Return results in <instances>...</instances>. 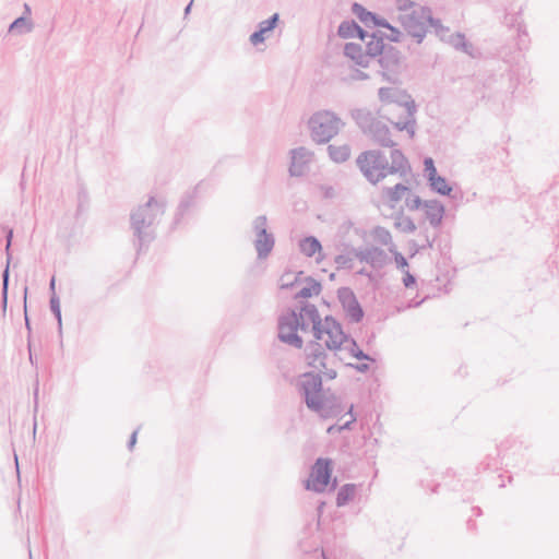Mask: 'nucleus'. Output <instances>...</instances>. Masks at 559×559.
Masks as SVG:
<instances>
[{
  "label": "nucleus",
  "mask_w": 559,
  "mask_h": 559,
  "mask_svg": "<svg viewBox=\"0 0 559 559\" xmlns=\"http://www.w3.org/2000/svg\"><path fill=\"white\" fill-rule=\"evenodd\" d=\"M297 313L302 320L307 319L311 322L313 341H324L325 348L330 350L342 349L347 335L343 331L342 324L334 317L326 316L322 321L318 308L309 302H304Z\"/></svg>",
  "instance_id": "nucleus-4"
},
{
  "label": "nucleus",
  "mask_w": 559,
  "mask_h": 559,
  "mask_svg": "<svg viewBox=\"0 0 559 559\" xmlns=\"http://www.w3.org/2000/svg\"><path fill=\"white\" fill-rule=\"evenodd\" d=\"M356 492V485L355 484H345L343 485L336 495V506L337 507H344L349 501L354 499Z\"/></svg>",
  "instance_id": "nucleus-29"
},
{
  "label": "nucleus",
  "mask_w": 559,
  "mask_h": 559,
  "mask_svg": "<svg viewBox=\"0 0 559 559\" xmlns=\"http://www.w3.org/2000/svg\"><path fill=\"white\" fill-rule=\"evenodd\" d=\"M88 199L87 193L84 189H81L78 192V209H76V215L82 214L86 207H87Z\"/></svg>",
  "instance_id": "nucleus-42"
},
{
  "label": "nucleus",
  "mask_w": 559,
  "mask_h": 559,
  "mask_svg": "<svg viewBox=\"0 0 559 559\" xmlns=\"http://www.w3.org/2000/svg\"><path fill=\"white\" fill-rule=\"evenodd\" d=\"M278 338L282 343L288 344L297 349L304 347V341L298 335V313L294 309L281 314L277 322Z\"/></svg>",
  "instance_id": "nucleus-11"
},
{
  "label": "nucleus",
  "mask_w": 559,
  "mask_h": 559,
  "mask_svg": "<svg viewBox=\"0 0 559 559\" xmlns=\"http://www.w3.org/2000/svg\"><path fill=\"white\" fill-rule=\"evenodd\" d=\"M309 329V323L306 322V320H302L298 317V330L302 332H307Z\"/></svg>",
  "instance_id": "nucleus-57"
},
{
  "label": "nucleus",
  "mask_w": 559,
  "mask_h": 559,
  "mask_svg": "<svg viewBox=\"0 0 559 559\" xmlns=\"http://www.w3.org/2000/svg\"><path fill=\"white\" fill-rule=\"evenodd\" d=\"M12 239H13V229L8 228L5 231V240H7L5 251H7V255H8V262L10 261V247L12 245Z\"/></svg>",
  "instance_id": "nucleus-54"
},
{
  "label": "nucleus",
  "mask_w": 559,
  "mask_h": 559,
  "mask_svg": "<svg viewBox=\"0 0 559 559\" xmlns=\"http://www.w3.org/2000/svg\"><path fill=\"white\" fill-rule=\"evenodd\" d=\"M292 160L289 165V175L292 177H301L308 171V165L311 162L312 153L299 146L290 151Z\"/></svg>",
  "instance_id": "nucleus-15"
},
{
  "label": "nucleus",
  "mask_w": 559,
  "mask_h": 559,
  "mask_svg": "<svg viewBox=\"0 0 559 559\" xmlns=\"http://www.w3.org/2000/svg\"><path fill=\"white\" fill-rule=\"evenodd\" d=\"M429 187L436 193L441 195L450 197L452 192V187L448 183L447 179L442 176H438L429 182Z\"/></svg>",
  "instance_id": "nucleus-31"
},
{
  "label": "nucleus",
  "mask_w": 559,
  "mask_h": 559,
  "mask_svg": "<svg viewBox=\"0 0 559 559\" xmlns=\"http://www.w3.org/2000/svg\"><path fill=\"white\" fill-rule=\"evenodd\" d=\"M366 52L369 58L370 64L383 52L388 47L384 44V33L381 31L372 32L369 38L365 41Z\"/></svg>",
  "instance_id": "nucleus-19"
},
{
  "label": "nucleus",
  "mask_w": 559,
  "mask_h": 559,
  "mask_svg": "<svg viewBox=\"0 0 559 559\" xmlns=\"http://www.w3.org/2000/svg\"><path fill=\"white\" fill-rule=\"evenodd\" d=\"M425 173L427 175V179L430 182L432 179L438 177L437 168L435 166V162L431 157H426L424 159Z\"/></svg>",
  "instance_id": "nucleus-41"
},
{
  "label": "nucleus",
  "mask_w": 559,
  "mask_h": 559,
  "mask_svg": "<svg viewBox=\"0 0 559 559\" xmlns=\"http://www.w3.org/2000/svg\"><path fill=\"white\" fill-rule=\"evenodd\" d=\"M346 335H347V340L344 341L343 345L346 343L348 344L347 346L344 347V349H346L350 356H353L354 358L359 359V360H367V361H372V362L376 361L374 358H372L369 354H366L358 346L355 338H353L348 334H346Z\"/></svg>",
  "instance_id": "nucleus-25"
},
{
  "label": "nucleus",
  "mask_w": 559,
  "mask_h": 559,
  "mask_svg": "<svg viewBox=\"0 0 559 559\" xmlns=\"http://www.w3.org/2000/svg\"><path fill=\"white\" fill-rule=\"evenodd\" d=\"M358 274L366 275V276H370L371 275L369 272L366 271V269H361L360 271H358Z\"/></svg>",
  "instance_id": "nucleus-63"
},
{
  "label": "nucleus",
  "mask_w": 559,
  "mask_h": 559,
  "mask_svg": "<svg viewBox=\"0 0 559 559\" xmlns=\"http://www.w3.org/2000/svg\"><path fill=\"white\" fill-rule=\"evenodd\" d=\"M528 44V34L524 26L519 24L518 27V46L520 49H524L527 47Z\"/></svg>",
  "instance_id": "nucleus-44"
},
{
  "label": "nucleus",
  "mask_w": 559,
  "mask_h": 559,
  "mask_svg": "<svg viewBox=\"0 0 559 559\" xmlns=\"http://www.w3.org/2000/svg\"><path fill=\"white\" fill-rule=\"evenodd\" d=\"M305 282H306V286H304L296 295H295V299H299V298H310L312 296H317L321 293L322 290V286H321V283L316 281L313 277L311 276H307L305 278Z\"/></svg>",
  "instance_id": "nucleus-23"
},
{
  "label": "nucleus",
  "mask_w": 559,
  "mask_h": 559,
  "mask_svg": "<svg viewBox=\"0 0 559 559\" xmlns=\"http://www.w3.org/2000/svg\"><path fill=\"white\" fill-rule=\"evenodd\" d=\"M350 116L361 130L373 143L382 146L395 148L397 143L393 139V133L385 122L377 118L373 112L367 108H356L350 111Z\"/></svg>",
  "instance_id": "nucleus-6"
},
{
  "label": "nucleus",
  "mask_w": 559,
  "mask_h": 559,
  "mask_svg": "<svg viewBox=\"0 0 559 559\" xmlns=\"http://www.w3.org/2000/svg\"><path fill=\"white\" fill-rule=\"evenodd\" d=\"M425 214L432 227H438L442 223L444 215V205L438 200H427L424 202Z\"/></svg>",
  "instance_id": "nucleus-20"
},
{
  "label": "nucleus",
  "mask_w": 559,
  "mask_h": 559,
  "mask_svg": "<svg viewBox=\"0 0 559 559\" xmlns=\"http://www.w3.org/2000/svg\"><path fill=\"white\" fill-rule=\"evenodd\" d=\"M358 23L354 20L343 21L337 28V35L342 38H355Z\"/></svg>",
  "instance_id": "nucleus-32"
},
{
  "label": "nucleus",
  "mask_w": 559,
  "mask_h": 559,
  "mask_svg": "<svg viewBox=\"0 0 559 559\" xmlns=\"http://www.w3.org/2000/svg\"><path fill=\"white\" fill-rule=\"evenodd\" d=\"M357 28L358 29L356 31L355 37L361 39L365 43L369 38L371 33L365 31L359 24Z\"/></svg>",
  "instance_id": "nucleus-55"
},
{
  "label": "nucleus",
  "mask_w": 559,
  "mask_h": 559,
  "mask_svg": "<svg viewBox=\"0 0 559 559\" xmlns=\"http://www.w3.org/2000/svg\"><path fill=\"white\" fill-rule=\"evenodd\" d=\"M302 272L298 273V275H294L293 273H285L281 276V288L282 289H289L292 288L299 280V275H301Z\"/></svg>",
  "instance_id": "nucleus-39"
},
{
  "label": "nucleus",
  "mask_w": 559,
  "mask_h": 559,
  "mask_svg": "<svg viewBox=\"0 0 559 559\" xmlns=\"http://www.w3.org/2000/svg\"><path fill=\"white\" fill-rule=\"evenodd\" d=\"M390 251L394 254L396 267L406 271L405 267L408 266L406 258L401 252L396 251L394 246L390 248Z\"/></svg>",
  "instance_id": "nucleus-45"
},
{
  "label": "nucleus",
  "mask_w": 559,
  "mask_h": 559,
  "mask_svg": "<svg viewBox=\"0 0 559 559\" xmlns=\"http://www.w3.org/2000/svg\"><path fill=\"white\" fill-rule=\"evenodd\" d=\"M346 367L353 368L356 371L361 372V373H366L370 370V366L366 362H360V364L348 362V364H346Z\"/></svg>",
  "instance_id": "nucleus-53"
},
{
  "label": "nucleus",
  "mask_w": 559,
  "mask_h": 559,
  "mask_svg": "<svg viewBox=\"0 0 559 559\" xmlns=\"http://www.w3.org/2000/svg\"><path fill=\"white\" fill-rule=\"evenodd\" d=\"M24 309L26 310V305L24 306ZM25 325L28 331H31V323L27 317V313L25 312Z\"/></svg>",
  "instance_id": "nucleus-61"
},
{
  "label": "nucleus",
  "mask_w": 559,
  "mask_h": 559,
  "mask_svg": "<svg viewBox=\"0 0 559 559\" xmlns=\"http://www.w3.org/2000/svg\"><path fill=\"white\" fill-rule=\"evenodd\" d=\"M328 153L330 158L335 163H344L346 162L350 156V147L347 144L343 145H332L330 144L328 146Z\"/></svg>",
  "instance_id": "nucleus-26"
},
{
  "label": "nucleus",
  "mask_w": 559,
  "mask_h": 559,
  "mask_svg": "<svg viewBox=\"0 0 559 559\" xmlns=\"http://www.w3.org/2000/svg\"><path fill=\"white\" fill-rule=\"evenodd\" d=\"M391 163L380 150H369L360 153L356 159L357 167L365 178L377 185L390 175L405 178L411 171L408 159L399 148L391 150Z\"/></svg>",
  "instance_id": "nucleus-1"
},
{
  "label": "nucleus",
  "mask_w": 559,
  "mask_h": 559,
  "mask_svg": "<svg viewBox=\"0 0 559 559\" xmlns=\"http://www.w3.org/2000/svg\"><path fill=\"white\" fill-rule=\"evenodd\" d=\"M397 20L406 34L417 44H421L428 33L441 35L447 31L445 25L442 24L440 19L432 16V10L427 5L415 8L408 13L399 14Z\"/></svg>",
  "instance_id": "nucleus-5"
},
{
  "label": "nucleus",
  "mask_w": 559,
  "mask_h": 559,
  "mask_svg": "<svg viewBox=\"0 0 559 559\" xmlns=\"http://www.w3.org/2000/svg\"><path fill=\"white\" fill-rule=\"evenodd\" d=\"M344 55L355 61L356 64L368 68L370 66L369 58L362 46L357 43H347L344 46Z\"/></svg>",
  "instance_id": "nucleus-21"
},
{
  "label": "nucleus",
  "mask_w": 559,
  "mask_h": 559,
  "mask_svg": "<svg viewBox=\"0 0 559 559\" xmlns=\"http://www.w3.org/2000/svg\"><path fill=\"white\" fill-rule=\"evenodd\" d=\"M424 202L418 195H408L406 198V206L411 211L418 210L421 205H424Z\"/></svg>",
  "instance_id": "nucleus-48"
},
{
  "label": "nucleus",
  "mask_w": 559,
  "mask_h": 559,
  "mask_svg": "<svg viewBox=\"0 0 559 559\" xmlns=\"http://www.w3.org/2000/svg\"><path fill=\"white\" fill-rule=\"evenodd\" d=\"M32 29V23L27 21L24 16L16 17L10 25H9V32L10 33H19L24 34L27 32H31Z\"/></svg>",
  "instance_id": "nucleus-33"
},
{
  "label": "nucleus",
  "mask_w": 559,
  "mask_h": 559,
  "mask_svg": "<svg viewBox=\"0 0 559 559\" xmlns=\"http://www.w3.org/2000/svg\"><path fill=\"white\" fill-rule=\"evenodd\" d=\"M415 103L413 99L405 100V118L403 120L393 121L388 119L394 127L396 131H406L409 135V138H413L415 135V126H416V119H415Z\"/></svg>",
  "instance_id": "nucleus-16"
},
{
  "label": "nucleus",
  "mask_w": 559,
  "mask_h": 559,
  "mask_svg": "<svg viewBox=\"0 0 559 559\" xmlns=\"http://www.w3.org/2000/svg\"><path fill=\"white\" fill-rule=\"evenodd\" d=\"M403 284L406 288H411L416 284V277L409 271H404Z\"/></svg>",
  "instance_id": "nucleus-51"
},
{
  "label": "nucleus",
  "mask_w": 559,
  "mask_h": 559,
  "mask_svg": "<svg viewBox=\"0 0 559 559\" xmlns=\"http://www.w3.org/2000/svg\"><path fill=\"white\" fill-rule=\"evenodd\" d=\"M166 202L151 197L146 203L131 212L130 223L133 236L136 239V251L140 253L156 237L155 225L165 214Z\"/></svg>",
  "instance_id": "nucleus-3"
},
{
  "label": "nucleus",
  "mask_w": 559,
  "mask_h": 559,
  "mask_svg": "<svg viewBox=\"0 0 559 559\" xmlns=\"http://www.w3.org/2000/svg\"><path fill=\"white\" fill-rule=\"evenodd\" d=\"M49 289H50L51 294L56 293V290H55V289H56V278H55V276H52V277L50 278V282H49Z\"/></svg>",
  "instance_id": "nucleus-59"
},
{
  "label": "nucleus",
  "mask_w": 559,
  "mask_h": 559,
  "mask_svg": "<svg viewBox=\"0 0 559 559\" xmlns=\"http://www.w3.org/2000/svg\"><path fill=\"white\" fill-rule=\"evenodd\" d=\"M337 298L349 320L359 323L364 319V310L356 295L349 287H341L337 290Z\"/></svg>",
  "instance_id": "nucleus-13"
},
{
  "label": "nucleus",
  "mask_w": 559,
  "mask_h": 559,
  "mask_svg": "<svg viewBox=\"0 0 559 559\" xmlns=\"http://www.w3.org/2000/svg\"><path fill=\"white\" fill-rule=\"evenodd\" d=\"M395 227L404 233H414L416 230V225L413 219L408 216H400L396 218L394 223Z\"/></svg>",
  "instance_id": "nucleus-38"
},
{
  "label": "nucleus",
  "mask_w": 559,
  "mask_h": 559,
  "mask_svg": "<svg viewBox=\"0 0 559 559\" xmlns=\"http://www.w3.org/2000/svg\"><path fill=\"white\" fill-rule=\"evenodd\" d=\"M390 261L385 251L379 247H370L369 263L373 269H381Z\"/></svg>",
  "instance_id": "nucleus-28"
},
{
  "label": "nucleus",
  "mask_w": 559,
  "mask_h": 559,
  "mask_svg": "<svg viewBox=\"0 0 559 559\" xmlns=\"http://www.w3.org/2000/svg\"><path fill=\"white\" fill-rule=\"evenodd\" d=\"M299 249L306 257L311 258L322 250V246L317 237L308 236L300 240Z\"/></svg>",
  "instance_id": "nucleus-24"
},
{
  "label": "nucleus",
  "mask_w": 559,
  "mask_h": 559,
  "mask_svg": "<svg viewBox=\"0 0 559 559\" xmlns=\"http://www.w3.org/2000/svg\"><path fill=\"white\" fill-rule=\"evenodd\" d=\"M333 188L332 187H329L326 188L325 190V193H324V198H333Z\"/></svg>",
  "instance_id": "nucleus-60"
},
{
  "label": "nucleus",
  "mask_w": 559,
  "mask_h": 559,
  "mask_svg": "<svg viewBox=\"0 0 559 559\" xmlns=\"http://www.w3.org/2000/svg\"><path fill=\"white\" fill-rule=\"evenodd\" d=\"M310 476L312 481L307 480L306 488L316 492H323L331 480L332 461L324 457L317 459Z\"/></svg>",
  "instance_id": "nucleus-12"
},
{
  "label": "nucleus",
  "mask_w": 559,
  "mask_h": 559,
  "mask_svg": "<svg viewBox=\"0 0 559 559\" xmlns=\"http://www.w3.org/2000/svg\"><path fill=\"white\" fill-rule=\"evenodd\" d=\"M407 191H409V188L400 182L392 188H385L383 190V194L391 203H397L402 200L403 194Z\"/></svg>",
  "instance_id": "nucleus-30"
},
{
  "label": "nucleus",
  "mask_w": 559,
  "mask_h": 559,
  "mask_svg": "<svg viewBox=\"0 0 559 559\" xmlns=\"http://www.w3.org/2000/svg\"><path fill=\"white\" fill-rule=\"evenodd\" d=\"M425 299H421L420 301L411 300L407 305L408 308H416L420 306L424 302Z\"/></svg>",
  "instance_id": "nucleus-58"
},
{
  "label": "nucleus",
  "mask_w": 559,
  "mask_h": 559,
  "mask_svg": "<svg viewBox=\"0 0 559 559\" xmlns=\"http://www.w3.org/2000/svg\"><path fill=\"white\" fill-rule=\"evenodd\" d=\"M324 504H325L324 502H321V503L319 504V507H318V511H319L320 513L322 512V510H323V508H324Z\"/></svg>",
  "instance_id": "nucleus-64"
},
{
  "label": "nucleus",
  "mask_w": 559,
  "mask_h": 559,
  "mask_svg": "<svg viewBox=\"0 0 559 559\" xmlns=\"http://www.w3.org/2000/svg\"><path fill=\"white\" fill-rule=\"evenodd\" d=\"M305 358L309 367L319 370L318 373L320 376L323 373L329 380H333L337 377L336 370L330 367L331 365H334V361L337 358V353L335 352L330 356L321 343L310 341L305 347Z\"/></svg>",
  "instance_id": "nucleus-8"
},
{
  "label": "nucleus",
  "mask_w": 559,
  "mask_h": 559,
  "mask_svg": "<svg viewBox=\"0 0 559 559\" xmlns=\"http://www.w3.org/2000/svg\"><path fill=\"white\" fill-rule=\"evenodd\" d=\"M334 263L336 264V269L337 270H341V269L350 270V269H353V266H354V257H353L352 251L346 252V253L337 254L334 258Z\"/></svg>",
  "instance_id": "nucleus-35"
},
{
  "label": "nucleus",
  "mask_w": 559,
  "mask_h": 559,
  "mask_svg": "<svg viewBox=\"0 0 559 559\" xmlns=\"http://www.w3.org/2000/svg\"><path fill=\"white\" fill-rule=\"evenodd\" d=\"M349 78L353 81H365L370 79V74L362 70L355 69L350 72Z\"/></svg>",
  "instance_id": "nucleus-49"
},
{
  "label": "nucleus",
  "mask_w": 559,
  "mask_h": 559,
  "mask_svg": "<svg viewBox=\"0 0 559 559\" xmlns=\"http://www.w3.org/2000/svg\"><path fill=\"white\" fill-rule=\"evenodd\" d=\"M371 27H383L388 29L391 27V24L384 17L376 14Z\"/></svg>",
  "instance_id": "nucleus-52"
},
{
  "label": "nucleus",
  "mask_w": 559,
  "mask_h": 559,
  "mask_svg": "<svg viewBox=\"0 0 559 559\" xmlns=\"http://www.w3.org/2000/svg\"><path fill=\"white\" fill-rule=\"evenodd\" d=\"M311 139L319 144L330 142L344 127L342 119L333 111L319 110L308 121Z\"/></svg>",
  "instance_id": "nucleus-7"
},
{
  "label": "nucleus",
  "mask_w": 559,
  "mask_h": 559,
  "mask_svg": "<svg viewBox=\"0 0 559 559\" xmlns=\"http://www.w3.org/2000/svg\"><path fill=\"white\" fill-rule=\"evenodd\" d=\"M49 304H50V310L58 322V330L61 333V331H62L61 307H60V299L56 293L51 294Z\"/></svg>",
  "instance_id": "nucleus-34"
},
{
  "label": "nucleus",
  "mask_w": 559,
  "mask_h": 559,
  "mask_svg": "<svg viewBox=\"0 0 559 559\" xmlns=\"http://www.w3.org/2000/svg\"><path fill=\"white\" fill-rule=\"evenodd\" d=\"M352 12L366 27L371 28L376 13L368 11L364 5H361L358 2H354L352 4Z\"/></svg>",
  "instance_id": "nucleus-27"
},
{
  "label": "nucleus",
  "mask_w": 559,
  "mask_h": 559,
  "mask_svg": "<svg viewBox=\"0 0 559 559\" xmlns=\"http://www.w3.org/2000/svg\"><path fill=\"white\" fill-rule=\"evenodd\" d=\"M374 62L379 64L381 70L378 73L382 75L383 80L390 83L399 82L403 60L397 48L389 45Z\"/></svg>",
  "instance_id": "nucleus-9"
},
{
  "label": "nucleus",
  "mask_w": 559,
  "mask_h": 559,
  "mask_svg": "<svg viewBox=\"0 0 559 559\" xmlns=\"http://www.w3.org/2000/svg\"><path fill=\"white\" fill-rule=\"evenodd\" d=\"M252 229L255 235L253 246L257 251V258L264 260L271 254L275 246V237L273 233L267 229L266 216H257L252 222Z\"/></svg>",
  "instance_id": "nucleus-10"
},
{
  "label": "nucleus",
  "mask_w": 559,
  "mask_h": 559,
  "mask_svg": "<svg viewBox=\"0 0 559 559\" xmlns=\"http://www.w3.org/2000/svg\"><path fill=\"white\" fill-rule=\"evenodd\" d=\"M297 390L306 406L322 418L337 417L344 412L338 402H331L323 394L322 376L314 371H307L299 376Z\"/></svg>",
  "instance_id": "nucleus-2"
},
{
  "label": "nucleus",
  "mask_w": 559,
  "mask_h": 559,
  "mask_svg": "<svg viewBox=\"0 0 559 559\" xmlns=\"http://www.w3.org/2000/svg\"><path fill=\"white\" fill-rule=\"evenodd\" d=\"M353 257L357 258L360 262L369 263L370 248L355 249L352 248Z\"/></svg>",
  "instance_id": "nucleus-47"
},
{
  "label": "nucleus",
  "mask_w": 559,
  "mask_h": 559,
  "mask_svg": "<svg viewBox=\"0 0 559 559\" xmlns=\"http://www.w3.org/2000/svg\"><path fill=\"white\" fill-rule=\"evenodd\" d=\"M280 22V14L274 13L269 19L261 21L258 28L250 35L249 40L252 45L257 46L264 43L265 35L272 32Z\"/></svg>",
  "instance_id": "nucleus-18"
},
{
  "label": "nucleus",
  "mask_w": 559,
  "mask_h": 559,
  "mask_svg": "<svg viewBox=\"0 0 559 559\" xmlns=\"http://www.w3.org/2000/svg\"><path fill=\"white\" fill-rule=\"evenodd\" d=\"M347 414L350 415V419L347 420L346 423H344L342 426H340L337 428L338 431L350 430L352 429V425L356 421V416L353 414V405L349 406V409H348Z\"/></svg>",
  "instance_id": "nucleus-50"
},
{
  "label": "nucleus",
  "mask_w": 559,
  "mask_h": 559,
  "mask_svg": "<svg viewBox=\"0 0 559 559\" xmlns=\"http://www.w3.org/2000/svg\"><path fill=\"white\" fill-rule=\"evenodd\" d=\"M421 5L412 1V0H396V8L400 14L408 13L415 8H420Z\"/></svg>",
  "instance_id": "nucleus-40"
},
{
  "label": "nucleus",
  "mask_w": 559,
  "mask_h": 559,
  "mask_svg": "<svg viewBox=\"0 0 559 559\" xmlns=\"http://www.w3.org/2000/svg\"><path fill=\"white\" fill-rule=\"evenodd\" d=\"M372 236L377 242L383 246H388L392 240L390 231L381 226H377L373 228Z\"/></svg>",
  "instance_id": "nucleus-37"
},
{
  "label": "nucleus",
  "mask_w": 559,
  "mask_h": 559,
  "mask_svg": "<svg viewBox=\"0 0 559 559\" xmlns=\"http://www.w3.org/2000/svg\"><path fill=\"white\" fill-rule=\"evenodd\" d=\"M390 31V34H384V39H388L392 43H401L403 33L395 26L391 25V27L388 28Z\"/></svg>",
  "instance_id": "nucleus-46"
},
{
  "label": "nucleus",
  "mask_w": 559,
  "mask_h": 559,
  "mask_svg": "<svg viewBox=\"0 0 559 559\" xmlns=\"http://www.w3.org/2000/svg\"><path fill=\"white\" fill-rule=\"evenodd\" d=\"M138 431H139V429H135V430L131 433V436H130V439H129V442H128V449H129L130 451L134 448V445H135V443H136Z\"/></svg>",
  "instance_id": "nucleus-56"
},
{
  "label": "nucleus",
  "mask_w": 559,
  "mask_h": 559,
  "mask_svg": "<svg viewBox=\"0 0 559 559\" xmlns=\"http://www.w3.org/2000/svg\"><path fill=\"white\" fill-rule=\"evenodd\" d=\"M9 276H10L9 266H7L4 269V271L2 272V302H3L4 309L7 307V300H8Z\"/></svg>",
  "instance_id": "nucleus-43"
},
{
  "label": "nucleus",
  "mask_w": 559,
  "mask_h": 559,
  "mask_svg": "<svg viewBox=\"0 0 559 559\" xmlns=\"http://www.w3.org/2000/svg\"><path fill=\"white\" fill-rule=\"evenodd\" d=\"M378 96L382 103L397 104L401 107H405V100L402 102L403 97H407V100L411 99L408 95H404L402 91L394 87H380L378 91Z\"/></svg>",
  "instance_id": "nucleus-22"
},
{
  "label": "nucleus",
  "mask_w": 559,
  "mask_h": 559,
  "mask_svg": "<svg viewBox=\"0 0 559 559\" xmlns=\"http://www.w3.org/2000/svg\"><path fill=\"white\" fill-rule=\"evenodd\" d=\"M350 231L358 237H364L366 235V231L362 228L357 227L353 221L345 219L340 226V233L343 236H348Z\"/></svg>",
  "instance_id": "nucleus-36"
},
{
  "label": "nucleus",
  "mask_w": 559,
  "mask_h": 559,
  "mask_svg": "<svg viewBox=\"0 0 559 559\" xmlns=\"http://www.w3.org/2000/svg\"><path fill=\"white\" fill-rule=\"evenodd\" d=\"M193 0H191L188 5L185 8V15L190 13Z\"/></svg>",
  "instance_id": "nucleus-62"
},
{
  "label": "nucleus",
  "mask_w": 559,
  "mask_h": 559,
  "mask_svg": "<svg viewBox=\"0 0 559 559\" xmlns=\"http://www.w3.org/2000/svg\"><path fill=\"white\" fill-rule=\"evenodd\" d=\"M197 204L198 187H194L193 189H190L182 194L176 209V213L171 224L173 228H177L179 225H181L185 218L194 212V210L197 209Z\"/></svg>",
  "instance_id": "nucleus-14"
},
{
  "label": "nucleus",
  "mask_w": 559,
  "mask_h": 559,
  "mask_svg": "<svg viewBox=\"0 0 559 559\" xmlns=\"http://www.w3.org/2000/svg\"><path fill=\"white\" fill-rule=\"evenodd\" d=\"M445 32L441 35H436L441 41L449 44L456 50H461L468 56H473V45L468 43L465 35L462 33H450V28L445 26Z\"/></svg>",
  "instance_id": "nucleus-17"
}]
</instances>
